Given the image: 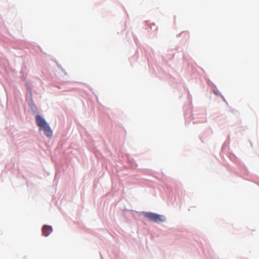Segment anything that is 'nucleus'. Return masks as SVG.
<instances>
[{
    "mask_svg": "<svg viewBox=\"0 0 259 259\" xmlns=\"http://www.w3.org/2000/svg\"><path fill=\"white\" fill-rule=\"evenodd\" d=\"M145 217L148 218L150 221L157 223L159 222H164L165 218L164 216L153 212H144Z\"/></svg>",
    "mask_w": 259,
    "mask_h": 259,
    "instance_id": "obj_2",
    "label": "nucleus"
},
{
    "mask_svg": "<svg viewBox=\"0 0 259 259\" xmlns=\"http://www.w3.org/2000/svg\"><path fill=\"white\" fill-rule=\"evenodd\" d=\"M35 119L36 124L39 127V130H42L46 136L51 137L53 134L52 131L45 120L38 115L35 116Z\"/></svg>",
    "mask_w": 259,
    "mask_h": 259,
    "instance_id": "obj_1",
    "label": "nucleus"
},
{
    "mask_svg": "<svg viewBox=\"0 0 259 259\" xmlns=\"http://www.w3.org/2000/svg\"><path fill=\"white\" fill-rule=\"evenodd\" d=\"M52 228L51 226L45 225L42 228V233L44 236L47 237L52 232Z\"/></svg>",
    "mask_w": 259,
    "mask_h": 259,
    "instance_id": "obj_3",
    "label": "nucleus"
}]
</instances>
